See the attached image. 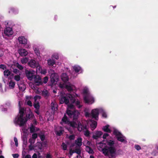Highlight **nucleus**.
Instances as JSON below:
<instances>
[{"instance_id":"9","label":"nucleus","mask_w":158,"mask_h":158,"mask_svg":"<svg viewBox=\"0 0 158 158\" xmlns=\"http://www.w3.org/2000/svg\"><path fill=\"white\" fill-rule=\"evenodd\" d=\"M52 73L50 76L51 81L52 85L56 84L58 81V77L57 74L55 73L54 71L52 70L50 71Z\"/></svg>"},{"instance_id":"40","label":"nucleus","mask_w":158,"mask_h":158,"mask_svg":"<svg viewBox=\"0 0 158 158\" xmlns=\"http://www.w3.org/2000/svg\"><path fill=\"white\" fill-rule=\"evenodd\" d=\"M67 137L70 140H73L75 138V135H73L69 136L67 135Z\"/></svg>"},{"instance_id":"47","label":"nucleus","mask_w":158,"mask_h":158,"mask_svg":"<svg viewBox=\"0 0 158 158\" xmlns=\"http://www.w3.org/2000/svg\"><path fill=\"white\" fill-rule=\"evenodd\" d=\"M0 108L3 111H5L7 110V108H4V106L3 105L1 106Z\"/></svg>"},{"instance_id":"12","label":"nucleus","mask_w":158,"mask_h":158,"mask_svg":"<svg viewBox=\"0 0 158 158\" xmlns=\"http://www.w3.org/2000/svg\"><path fill=\"white\" fill-rule=\"evenodd\" d=\"M33 79V81L36 85H39L42 84L41 78L39 76H35Z\"/></svg>"},{"instance_id":"16","label":"nucleus","mask_w":158,"mask_h":158,"mask_svg":"<svg viewBox=\"0 0 158 158\" xmlns=\"http://www.w3.org/2000/svg\"><path fill=\"white\" fill-rule=\"evenodd\" d=\"M38 62L33 59L31 60L28 62V64L29 66L31 68H35L37 64H38Z\"/></svg>"},{"instance_id":"5","label":"nucleus","mask_w":158,"mask_h":158,"mask_svg":"<svg viewBox=\"0 0 158 158\" xmlns=\"http://www.w3.org/2000/svg\"><path fill=\"white\" fill-rule=\"evenodd\" d=\"M82 93L83 95L84 101L85 103L91 104L94 102V98L90 94L87 87H85L83 88Z\"/></svg>"},{"instance_id":"11","label":"nucleus","mask_w":158,"mask_h":158,"mask_svg":"<svg viewBox=\"0 0 158 158\" xmlns=\"http://www.w3.org/2000/svg\"><path fill=\"white\" fill-rule=\"evenodd\" d=\"M18 40L20 44L23 45H26L27 43V40L24 36L21 35L18 39Z\"/></svg>"},{"instance_id":"44","label":"nucleus","mask_w":158,"mask_h":158,"mask_svg":"<svg viewBox=\"0 0 158 158\" xmlns=\"http://www.w3.org/2000/svg\"><path fill=\"white\" fill-rule=\"evenodd\" d=\"M22 158H31V156L29 155H25L23 154V153L22 154Z\"/></svg>"},{"instance_id":"19","label":"nucleus","mask_w":158,"mask_h":158,"mask_svg":"<svg viewBox=\"0 0 158 158\" xmlns=\"http://www.w3.org/2000/svg\"><path fill=\"white\" fill-rule=\"evenodd\" d=\"M63 131V128L61 127H58L55 129L56 135L59 136H60L62 134Z\"/></svg>"},{"instance_id":"55","label":"nucleus","mask_w":158,"mask_h":158,"mask_svg":"<svg viewBox=\"0 0 158 158\" xmlns=\"http://www.w3.org/2000/svg\"><path fill=\"white\" fill-rule=\"evenodd\" d=\"M32 138L35 139H36L37 137V134H33L32 135Z\"/></svg>"},{"instance_id":"24","label":"nucleus","mask_w":158,"mask_h":158,"mask_svg":"<svg viewBox=\"0 0 158 158\" xmlns=\"http://www.w3.org/2000/svg\"><path fill=\"white\" fill-rule=\"evenodd\" d=\"M48 64L49 66H53L55 64V61L54 60L49 59L48 60Z\"/></svg>"},{"instance_id":"59","label":"nucleus","mask_w":158,"mask_h":158,"mask_svg":"<svg viewBox=\"0 0 158 158\" xmlns=\"http://www.w3.org/2000/svg\"><path fill=\"white\" fill-rule=\"evenodd\" d=\"M0 91L2 92H3V91L2 89V85L0 83Z\"/></svg>"},{"instance_id":"25","label":"nucleus","mask_w":158,"mask_h":158,"mask_svg":"<svg viewBox=\"0 0 158 158\" xmlns=\"http://www.w3.org/2000/svg\"><path fill=\"white\" fill-rule=\"evenodd\" d=\"M75 152L77 154H78V155H79V154L81 153V151L80 150V149H77V150H76L75 151L72 150L71 149H70V150L69 154H70V156H72L73 154V153H75Z\"/></svg>"},{"instance_id":"32","label":"nucleus","mask_w":158,"mask_h":158,"mask_svg":"<svg viewBox=\"0 0 158 158\" xmlns=\"http://www.w3.org/2000/svg\"><path fill=\"white\" fill-rule=\"evenodd\" d=\"M85 150L89 153H92L93 152V150L89 146L86 147Z\"/></svg>"},{"instance_id":"3","label":"nucleus","mask_w":158,"mask_h":158,"mask_svg":"<svg viewBox=\"0 0 158 158\" xmlns=\"http://www.w3.org/2000/svg\"><path fill=\"white\" fill-rule=\"evenodd\" d=\"M63 123L67 124L73 128L77 127L78 130L80 131H83L84 135L86 136L89 137V136L90 133L87 130V127L86 126L85 127H83L81 124L78 121H77L76 122H70L65 115H64L62 118V122L60 123L62 124H63Z\"/></svg>"},{"instance_id":"17","label":"nucleus","mask_w":158,"mask_h":158,"mask_svg":"<svg viewBox=\"0 0 158 158\" xmlns=\"http://www.w3.org/2000/svg\"><path fill=\"white\" fill-rule=\"evenodd\" d=\"M103 133L100 131H95L93 136V138L94 139H97L99 138L102 135Z\"/></svg>"},{"instance_id":"42","label":"nucleus","mask_w":158,"mask_h":158,"mask_svg":"<svg viewBox=\"0 0 158 158\" xmlns=\"http://www.w3.org/2000/svg\"><path fill=\"white\" fill-rule=\"evenodd\" d=\"M34 106L36 109H38L40 107L39 103H35L34 104Z\"/></svg>"},{"instance_id":"31","label":"nucleus","mask_w":158,"mask_h":158,"mask_svg":"<svg viewBox=\"0 0 158 158\" xmlns=\"http://www.w3.org/2000/svg\"><path fill=\"white\" fill-rule=\"evenodd\" d=\"M11 73V72L8 69H6L4 72V75L5 77H9Z\"/></svg>"},{"instance_id":"39","label":"nucleus","mask_w":158,"mask_h":158,"mask_svg":"<svg viewBox=\"0 0 158 158\" xmlns=\"http://www.w3.org/2000/svg\"><path fill=\"white\" fill-rule=\"evenodd\" d=\"M52 57L53 58L58 59L59 58V55L57 53H54L52 56Z\"/></svg>"},{"instance_id":"27","label":"nucleus","mask_w":158,"mask_h":158,"mask_svg":"<svg viewBox=\"0 0 158 158\" xmlns=\"http://www.w3.org/2000/svg\"><path fill=\"white\" fill-rule=\"evenodd\" d=\"M29 129L31 133L36 131L39 130V128H35L34 126L33 125H31V126L29 128Z\"/></svg>"},{"instance_id":"61","label":"nucleus","mask_w":158,"mask_h":158,"mask_svg":"<svg viewBox=\"0 0 158 158\" xmlns=\"http://www.w3.org/2000/svg\"><path fill=\"white\" fill-rule=\"evenodd\" d=\"M35 112L38 114H40L39 111L38 109H36V110H35Z\"/></svg>"},{"instance_id":"8","label":"nucleus","mask_w":158,"mask_h":158,"mask_svg":"<svg viewBox=\"0 0 158 158\" xmlns=\"http://www.w3.org/2000/svg\"><path fill=\"white\" fill-rule=\"evenodd\" d=\"M113 134L116 136L118 141L124 143L126 142V138L117 130H114Z\"/></svg>"},{"instance_id":"56","label":"nucleus","mask_w":158,"mask_h":158,"mask_svg":"<svg viewBox=\"0 0 158 158\" xmlns=\"http://www.w3.org/2000/svg\"><path fill=\"white\" fill-rule=\"evenodd\" d=\"M4 54L3 51L2 50L0 49V56H2Z\"/></svg>"},{"instance_id":"1","label":"nucleus","mask_w":158,"mask_h":158,"mask_svg":"<svg viewBox=\"0 0 158 158\" xmlns=\"http://www.w3.org/2000/svg\"><path fill=\"white\" fill-rule=\"evenodd\" d=\"M78 95L75 94L73 95L68 94L66 95H61L59 98L60 102V104L65 103L68 105V108L66 113L70 117H73L74 119H76L79 114V113L77 110H75L74 112L71 110V109H74V104L76 105L78 108L82 106L80 105V102L77 100L76 97Z\"/></svg>"},{"instance_id":"41","label":"nucleus","mask_w":158,"mask_h":158,"mask_svg":"<svg viewBox=\"0 0 158 158\" xmlns=\"http://www.w3.org/2000/svg\"><path fill=\"white\" fill-rule=\"evenodd\" d=\"M11 12H13L15 14H17L18 13V11L14 8L11 9Z\"/></svg>"},{"instance_id":"18","label":"nucleus","mask_w":158,"mask_h":158,"mask_svg":"<svg viewBox=\"0 0 158 158\" xmlns=\"http://www.w3.org/2000/svg\"><path fill=\"white\" fill-rule=\"evenodd\" d=\"M88 124L90 125L91 129L92 130H94L97 127V123L95 121L91 120L89 121Z\"/></svg>"},{"instance_id":"10","label":"nucleus","mask_w":158,"mask_h":158,"mask_svg":"<svg viewBox=\"0 0 158 158\" xmlns=\"http://www.w3.org/2000/svg\"><path fill=\"white\" fill-rule=\"evenodd\" d=\"M25 73L27 78L30 80H32L35 76V71L33 70H26Z\"/></svg>"},{"instance_id":"51","label":"nucleus","mask_w":158,"mask_h":158,"mask_svg":"<svg viewBox=\"0 0 158 158\" xmlns=\"http://www.w3.org/2000/svg\"><path fill=\"white\" fill-rule=\"evenodd\" d=\"M40 73L41 74H45L47 73V70L46 69H42Z\"/></svg>"},{"instance_id":"43","label":"nucleus","mask_w":158,"mask_h":158,"mask_svg":"<svg viewBox=\"0 0 158 158\" xmlns=\"http://www.w3.org/2000/svg\"><path fill=\"white\" fill-rule=\"evenodd\" d=\"M134 147L138 151H139L141 149V147L137 144L135 145Z\"/></svg>"},{"instance_id":"50","label":"nucleus","mask_w":158,"mask_h":158,"mask_svg":"<svg viewBox=\"0 0 158 158\" xmlns=\"http://www.w3.org/2000/svg\"><path fill=\"white\" fill-rule=\"evenodd\" d=\"M109 136V134L107 133H105L103 135V138L104 139H106Z\"/></svg>"},{"instance_id":"45","label":"nucleus","mask_w":158,"mask_h":158,"mask_svg":"<svg viewBox=\"0 0 158 158\" xmlns=\"http://www.w3.org/2000/svg\"><path fill=\"white\" fill-rule=\"evenodd\" d=\"M40 98V96L37 95L35 96L34 98V101L36 102V101L39 100Z\"/></svg>"},{"instance_id":"38","label":"nucleus","mask_w":158,"mask_h":158,"mask_svg":"<svg viewBox=\"0 0 158 158\" xmlns=\"http://www.w3.org/2000/svg\"><path fill=\"white\" fill-rule=\"evenodd\" d=\"M14 79L15 81H19L20 79V74L16 75L14 76Z\"/></svg>"},{"instance_id":"35","label":"nucleus","mask_w":158,"mask_h":158,"mask_svg":"<svg viewBox=\"0 0 158 158\" xmlns=\"http://www.w3.org/2000/svg\"><path fill=\"white\" fill-rule=\"evenodd\" d=\"M83 144L84 145L86 146H89L90 145V143L88 140H85L83 142Z\"/></svg>"},{"instance_id":"36","label":"nucleus","mask_w":158,"mask_h":158,"mask_svg":"<svg viewBox=\"0 0 158 158\" xmlns=\"http://www.w3.org/2000/svg\"><path fill=\"white\" fill-rule=\"evenodd\" d=\"M42 94L45 97L48 96L49 95L48 91L46 90H44L43 91Z\"/></svg>"},{"instance_id":"63","label":"nucleus","mask_w":158,"mask_h":158,"mask_svg":"<svg viewBox=\"0 0 158 158\" xmlns=\"http://www.w3.org/2000/svg\"><path fill=\"white\" fill-rule=\"evenodd\" d=\"M29 148L30 150H32L33 149V147L31 145H30L29 146Z\"/></svg>"},{"instance_id":"33","label":"nucleus","mask_w":158,"mask_h":158,"mask_svg":"<svg viewBox=\"0 0 158 158\" xmlns=\"http://www.w3.org/2000/svg\"><path fill=\"white\" fill-rule=\"evenodd\" d=\"M38 64V65L36 67V72L40 73L42 69L41 67L39 64Z\"/></svg>"},{"instance_id":"46","label":"nucleus","mask_w":158,"mask_h":158,"mask_svg":"<svg viewBox=\"0 0 158 158\" xmlns=\"http://www.w3.org/2000/svg\"><path fill=\"white\" fill-rule=\"evenodd\" d=\"M62 148L64 150H66L67 148L66 145L64 143H63L61 145Z\"/></svg>"},{"instance_id":"6","label":"nucleus","mask_w":158,"mask_h":158,"mask_svg":"<svg viewBox=\"0 0 158 158\" xmlns=\"http://www.w3.org/2000/svg\"><path fill=\"white\" fill-rule=\"evenodd\" d=\"M61 78L62 80L65 83L62 84H60L59 86L61 88L65 87L69 91L75 90V87L74 86L71 85L70 83H65V82L68 81L69 78L65 73H63L61 76Z\"/></svg>"},{"instance_id":"29","label":"nucleus","mask_w":158,"mask_h":158,"mask_svg":"<svg viewBox=\"0 0 158 158\" xmlns=\"http://www.w3.org/2000/svg\"><path fill=\"white\" fill-rule=\"evenodd\" d=\"M18 85L19 88V89L22 91H24L26 89V86L25 85L23 84H18Z\"/></svg>"},{"instance_id":"53","label":"nucleus","mask_w":158,"mask_h":158,"mask_svg":"<svg viewBox=\"0 0 158 158\" xmlns=\"http://www.w3.org/2000/svg\"><path fill=\"white\" fill-rule=\"evenodd\" d=\"M40 138L41 140L43 141L45 139V136L44 135H40Z\"/></svg>"},{"instance_id":"23","label":"nucleus","mask_w":158,"mask_h":158,"mask_svg":"<svg viewBox=\"0 0 158 158\" xmlns=\"http://www.w3.org/2000/svg\"><path fill=\"white\" fill-rule=\"evenodd\" d=\"M102 130L105 132L110 133L111 131L110 128V126L108 125L104 126L102 128Z\"/></svg>"},{"instance_id":"64","label":"nucleus","mask_w":158,"mask_h":158,"mask_svg":"<svg viewBox=\"0 0 158 158\" xmlns=\"http://www.w3.org/2000/svg\"><path fill=\"white\" fill-rule=\"evenodd\" d=\"M77 158H81V157L79 155H78L77 156Z\"/></svg>"},{"instance_id":"7","label":"nucleus","mask_w":158,"mask_h":158,"mask_svg":"<svg viewBox=\"0 0 158 158\" xmlns=\"http://www.w3.org/2000/svg\"><path fill=\"white\" fill-rule=\"evenodd\" d=\"M85 115L86 117L92 116L93 118H95L96 120L98 119V116L99 113H100V108L95 109L91 111V114H90L89 113V110L88 108H85L84 110Z\"/></svg>"},{"instance_id":"48","label":"nucleus","mask_w":158,"mask_h":158,"mask_svg":"<svg viewBox=\"0 0 158 158\" xmlns=\"http://www.w3.org/2000/svg\"><path fill=\"white\" fill-rule=\"evenodd\" d=\"M14 141L16 146L17 147L18 146V141L16 137L14 138Z\"/></svg>"},{"instance_id":"20","label":"nucleus","mask_w":158,"mask_h":158,"mask_svg":"<svg viewBox=\"0 0 158 158\" xmlns=\"http://www.w3.org/2000/svg\"><path fill=\"white\" fill-rule=\"evenodd\" d=\"M73 68L76 73H78L79 72L81 73L82 72V70L81 67L78 65H74L73 67Z\"/></svg>"},{"instance_id":"13","label":"nucleus","mask_w":158,"mask_h":158,"mask_svg":"<svg viewBox=\"0 0 158 158\" xmlns=\"http://www.w3.org/2000/svg\"><path fill=\"white\" fill-rule=\"evenodd\" d=\"M14 33L12 28L11 27H6L4 31V33L6 36H10L12 35Z\"/></svg>"},{"instance_id":"54","label":"nucleus","mask_w":158,"mask_h":158,"mask_svg":"<svg viewBox=\"0 0 158 158\" xmlns=\"http://www.w3.org/2000/svg\"><path fill=\"white\" fill-rule=\"evenodd\" d=\"M0 68L3 69V70L6 69V67L5 65H0Z\"/></svg>"},{"instance_id":"49","label":"nucleus","mask_w":158,"mask_h":158,"mask_svg":"<svg viewBox=\"0 0 158 158\" xmlns=\"http://www.w3.org/2000/svg\"><path fill=\"white\" fill-rule=\"evenodd\" d=\"M48 80V78L47 77H45L44 78L43 82L44 83H47Z\"/></svg>"},{"instance_id":"57","label":"nucleus","mask_w":158,"mask_h":158,"mask_svg":"<svg viewBox=\"0 0 158 158\" xmlns=\"http://www.w3.org/2000/svg\"><path fill=\"white\" fill-rule=\"evenodd\" d=\"M13 72L17 74L19 73V71L17 69H14L13 70Z\"/></svg>"},{"instance_id":"28","label":"nucleus","mask_w":158,"mask_h":158,"mask_svg":"<svg viewBox=\"0 0 158 158\" xmlns=\"http://www.w3.org/2000/svg\"><path fill=\"white\" fill-rule=\"evenodd\" d=\"M15 85V82L13 80L10 81L9 83V88L12 89L14 88Z\"/></svg>"},{"instance_id":"21","label":"nucleus","mask_w":158,"mask_h":158,"mask_svg":"<svg viewBox=\"0 0 158 158\" xmlns=\"http://www.w3.org/2000/svg\"><path fill=\"white\" fill-rule=\"evenodd\" d=\"M32 98V97L31 96H27L26 97V102L28 106H31L32 105L31 102L30 101Z\"/></svg>"},{"instance_id":"60","label":"nucleus","mask_w":158,"mask_h":158,"mask_svg":"<svg viewBox=\"0 0 158 158\" xmlns=\"http://www.w3.org/2000/svg\"><path fill=\"white\" fill-rule=\"evenodd\" d=\"M33 158H37V155L35 153H34L32 156Z\"/></svg>"},{"instance_id":"2","label":"nucleus","mask_w":158,"mask_h":158,"mask_svg":"<svg viewBox=\"0 0 158 158\" xmlns=\"http://www.w3.org/2000/svg\"><path fill=\"white\" fill-rule=\"evenodd\" d=\"M114 142L110 139L103 140L102 143H98L96 144L99 150L102 151L106 156H115L116 154L114 145Z\"/></svg>"},{"instance_id":"37","label":"nucleus","mask_w":158,"mask_h":158,"mask_svg":"<svg viewBox=\"0 0 158 158\" xmlns=\"http://www.w3.org/2000/svg\"><path fill=\"white\" fill-rule=\"evenodd\" d=\"M32 88L33 89H35L36 90V93L38 94H40L41 93V90L37 88V89L36 90V88H35V86H33V87H32Z\"/></svg>"},{"instance_id":"22","label":"nucleus","mask_w":158,"mask_h":158,"mask_svg":"<svg viewBox=\"0 0 158 158\" xmlns=\"http://www.w3.org/2000/svg\"><path fill=\"white\" fill-rule=\"evenodd\" d=\"M75 143L78 146L80 147L82 145V139L81 137H79L76 140Z\"/></svg>"},{"instance_id":"15","label":"nucleus","mask_w":158,"mask_h":158,"mask_svg":"<svg viewBox=\"0 0 158 158\" xmlns=\"http://www.w3.org/2000/svg\"><path fill=\"white\" fill-rule=\"evenodd\" d=\"M18 52L20 55L21 56H26L28 54L27 51L25 49L23 48L19 49Z\"/></svg>"},{"instance_id":"34","label":"nucleus","mask_w":158,"mask_h":158,"mask_svg":"<svg viewBox=\"0 0 158 158\" xmlns=\"http://www.w3.org/2000/svg\"><path fill=\"white\" fill-rule=\"evenodd\" d=\"M15 65L16 67H17L20 70H22L23 68V67L21 65L19 64V63H16L15 64Z\"/></svg>"},{"instance_id":"26","label":"nucleus","mask_w":158,"mask_h":158,"mask_svg":"<svg viewBox=\"0 0 158 158\" xmlns=\"http://www.w3.org/2000/svg\"><path fill=\"white\" fill-rule=\"evenodd\" d=\"M100 113H101L102 117L104 118H106L107 117V114L106 111L102 108H100Z\"/></svg>"},{"instance_id":"14","label":"nucleus","mask_w":158,"mask_h":158,"mask_svg":"<svg viewBox=\"0 0 158 158\" xmlns=\"http://www.w3.org/2000/svg\"><path fill=\"white\" fill-rule=\"evenodd\" d=\"M33 49L35 54L37 56V58L38 59L40 60L41 58V56L38 48L36 45H34L33 46Z\"/></svg>"},{"instance_id":"30","label":"nucleus","mask_w":158,"mask_h":158,"mask_svg":"<svg viewBox=\"0 0 158 158\" xmlns=\"http://www.w3.org/2000/svg\"><path fill=\"white\" fill-rule=\"evenodd\" d=\"M28 60V58L27 57H23L21 59V62L23 64H26Z\"/></svg>"},{"instance_id":"58","label":"nucleus","mask_w":158,"mask_h":158,"mask_svg":"<svg viewBox=\"0 0 158 158\" xmlns=\"http://www.w3.org/2000/svg\"><path fill=\"white\" fill-rule=\"evenodd\" d=\"M47 158H52V156L50 154H47L46 156Z\"/></svg>"},{"instance_id":"62","label":"nucleus","mask_w":158,"mask_h":158,"mask_svg":"<svg viewBox=\"0 0 158 158\" xmlns=\"http://www.w3.org/2000/svg\"><path fill=\"white\" fill-rule=\"evenodd\" d=\"M31 139H30L29 140V142L31 143H34V140H33L32 141H31Z\"/></svg>"},{"instance_id":"4","label":"nucleus","mask_w":158,"mask_h":158,"mask_svg":"<svg viewBox=\"0 0 158 158\" xmlns=\"http://www.w3.org/2000/svg\"><path fill=\"white\" fill-rule=\"evenodd\" d=\"M24 109L23 108L19 107V113L17 117L14 119V122L16 125H19L21 126L24 125L27 121V118H26L23 116L24 115ZM34 117L33 114L31 111L29 110V114L27 115V118L30 119Z\"/></svg>"},{"instance_id":"52","label":"nucleus","mask_w":158,"mask_h":158,"mask_svg":"<svg viewBox=\"0 0 158 158\" xmlns=\"http://www.w3.org/2000/svg\"><path fill=\"white\" fill-rule=\"evenodd\" d=\"M12 156L14 158H17L19 156V155L18 154H13Z\"/></svg>"}]
</instances>
